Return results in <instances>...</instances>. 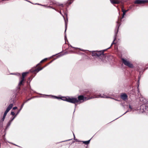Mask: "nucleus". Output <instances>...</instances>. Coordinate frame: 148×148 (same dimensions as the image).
I'll list each match as a JSON object with an SVG mask.
<instances>
[{
    "label": "nucleus",
    "instance_id": "f257e3e1",
    "mask_svg": "<svg viewBox=\"0 0 148 148\" xmlns=\"http://www.w3.org/2000/svg\"><path fill=\"white\" fill-rule=\"evenodd\" d=\"M107 49H105L99 51H92L91 55L92 56H95L96 58H99L101 61L105 62L106 54H104V52Z\"/></svg>",
    "mask_w": 148,
    "mask_h": 148
},
{
    "label": "nucleus",
    "instance_id": "f03ea898",
    "mask_svg": "<svg viewBox=\"0 0 148 148\" xmlns=\"http://www.w3.org/2000/svg\"><path fill=\"white\" fill-rule=\"evenodd\" d=\"M89 99L83 95H80L78 97L77 99L76 98L72 97V103L75 104L76 103L79 104Z\"/></svg>",
    "mask_w": 148,
    "mask_h": 148
},
{
    "label": "nucleus",
    "instance_id": "7ed1b4c3",
    "mask_svg": "<svg viewBox=\"0 0 148 148\" xmlns=\"http://www.w3.org/2000/svg\"><path fill=\"white\" fill-rule=\"evenodd\" d=\"M47 60V58H46L41 60L39 63L36 65V67L33 68L31 69V72L34 73L36 74L40 71L42 70L46 66L43 67H41L40 66V64L46 61Z\"/></svg>",
    "mask_w": 148,
    "mask_h": 148
},
{
    "label": "nucleus",
    "instance_id": "20e7f679",
    "mask_svg": "<svg viewBox=\"0 0 148 148\" xmlns=\"http://www.w3.org/2000/svg\"><path fill=\"white\" fill-rule=\"evenodd\" d=\"M47 60V58H46L41 60L39 63L36 65V67L33 68L31 69V72L34 73L36 74L40 71L42 70L46 66L43 67H41L40 66V64L46 61Z\"/></svg>",
    "mask_w": 148,
    "mask_h": 148
},
{
    "label": "nucleus",
    "instance_id": "39448f33",
    "mask_svg": "<svg viewBox=\"0 0 148 148\" xmlns=\"http://www.w3.org/2000/svg\"><path fill=\"white\" fill-rule=\"evenodd\" d=\"M121 60L125 66L130 68H133L134 66L133 65L130 63L129 61H127L126 60L123 58H122Z\"/></svg>",
    "mask_w": 148,
    "mask_h": 148
},
{
    "label": "nucleus",
    "instance_id": "423d86ee",
    "mask_svg": "<svg viewBox=\"0 0 148 148\" xmlns=\"http://www.w3.org/2000/svg\"><path fill=\"white\" fill-rule=\"evenodd\" d=\"M56 97L58 99L60 98L63 101H65L67 102L72 103V98H70L69 97H62L60 98Z\"/></svg>",
    "mask_w": 148,
    "mask_h": 148
},
{
    "label": "nucleus",
    "instance_id": "0eeeda50",
    "mask_svg": "<svg viewBox=\"0 0 148 148\" xmlns=\"http://www.w3.org/2000/svg\"><path fill=\"white\" fill-rule=\"evenodd\" d=\"M120 22H119V21H117V26L118 27L117 29V32H115V35L114 36V40L112 42L110 47L108 48V49H109L112 46L113 44H114L115 43V42H114V41H115V40L116 39V36H117V34L118 32V31L119 28V26H120Z\"/></svg>",
    "mask_w": 148,
    "mask_h": 148
},
{
    "label": "nucleus",
    "instance_id": "6e6552de",
    "mask_svg": "<svg viewBox=\"0 0 148 148\" xmlns=\"http://www.w3.org/2000/svg\"><path fill=\"white\" fill-rule=\"evenodd\" d=\"M148 2V1L147 0H136L134 1V3L135 4H144Z\"/></svg>",
    "mask_w": 148,
    "mask_h": 148
},
{
    "label": "nucleus",
    "instance_id": "1a4fd4ad",
    "mask_svg": "<svg viewBox=\"0 0 148 148\" xmlns=\"http://www.w3.org/2000/svg\"><path fill=\"white\" fill-rule=\"evenodd\" d=\"M13 106V105L12 104H10L9 105V106L7 108L6 110H5L4 112V113L3 116L5 117L7 113L12 108Z\"/></svg>",
    "mask_w": 148,
    "mask_h": 148
},
{
    "label": "nucleus",
    "instance_id": "9d476101",
    "mask_svg": "<svg viewBox=\"0 0 148 148\" xmlns=\"http://www.w3.org/2000/svg\"><path fill=\"white\" fill-rule=\"evenodd\" d=\"M121 98L123 100L125 101L128 99L127 95L125 93H123L121 95Z\"/></svg>",
    "mask_w": 148,
    "mask_h": 148
},
{
    "label": "nucleus",
    "instance_id": "9b49d317",
    "mask_svg": "<svg viewBox=\"0 0 148 148\" xmlns=\"http://www.w3.org/2000/svg\"><path fill=\"white\" fill-rule=\"evenodd\" d=\"M122 11L123 12L122 17L120 19V21H121V19L124 17V15H125L126 12H127L128 10H125L124 9V6H122L121 8Z\"/></svg>",
    "mask_w": 148,
    "mask_h": 148
},
{
    "label": "nucleus",
    "instance_id": "f8f14e48",
    "mask_svg": "<svg viewBox=\"0 0 148 148\" xmlns=\"http://www.w3.org/2000/svg\"><path fill=\"white\" fill-rule=\"evenodd\" d=\"M111 3L113 4H118L120 3V0H110Z\"/></svg>",
    "mask_w": 148,
    "mask_h": 148
},
{
    "label": "nucleus",
    "instance_id": "ddd939ff",
    "mask_svg": "<svg viewBox=\"0 0 148 148\" xmlns=\"http://www.w3.org/2000/svg\"><path fill=\"white\" fill-rule=\"evenodd\" d=\"M25 81V79H24L21 78V80L18 84V86H21L23 85Z\"/></svg>",
    "mask_w": 148,
    "mask_h": 148
},
{
    "label": "nucleus",
    "instance_id": "4468645a",
    "mask_svg": "<svg viewBox=\"0 0 148 148\" xmlns=\"http://www.w3.org/2000/svg\"><path fill=\"white\" fill-rule=\"evenodd\" d=\"M98 97H102V98H107V97L105 95H104L103 94V95H101V94H99L96 96L95 97V98H98ZM95 97H93V98H94Z\"/></svg>",
    "mask_w": 148,
    "mask_h": 148
},
{
    "label": "nucleus",
    "instance_id": "2eb2a0df",
    "mask_svg": "<svg viewBox=\"0 0 148 148\" xmlns=\"http://www.w3.org/2000/svg\"><path fill=\"white\" fill-rule=\"evenodd\" d=\"M29 73V72H25L23 73L22 74V76L21 77V78L24 79H25V77L27 76V75Z\"/></svg>",
    "mask_w": 148,
    "mask_h": 148
},
{
    "label": "nucleus",
    "instance_id": "dca6fc26",
    "mask_svg": "<svg viewBox=\"0 0 148 148\" xmlns=\"http://www.w3.org/2000/svg\"><path fill=\"white\" fill-rule=\"evenodd\" d=\"M32 99V98H31L29 99H26V100L24 101L23 102V104H22L21 106V109H22V108L23 107L24 104L26 103L28 101Z\"/></svg>",
    "mask_w": 148,
    "mask_h": 148
},
{
    "label": "nucleus",
    "instance_id": "f3484780",
    "mask_svg": "<svg viewBox=\"0 0 148 148\" xmlns=\"http://www.w3.org/2000/svg\"><path fill=\"white\" fill-rule=\"evenodd\" d=\"M16 116V115L15 116H14L13 117V118H12V119H11L9 121V122L8 123V124H7V126H9L10 125L11 122L13 121V120H14V119L15 118V117Z\"/></svg>",
    "mask_w": 148,
    "mask_h": 148
},
{
    "label": "nucleus",
    "instance_id": "a211bd4d",
    "mask_svg": "<svg viewBox=\"0 0 148 148\" xmlns=\"http://www.w3.org/2000/svg\"><path fill=\"white\" fill-rule=\"evenodd\" d=\"M65 32L66 31V30L67 29V23L68 22V18H67V21H66L65 20Z\"/></svg>",
    "mask_w": 148,
    "mask_h": 148
},
{
    "label": "nucleus",
    "instance_id": "6ab92c4d",
    "mask_svg": "<svg viewBox=\"0 0 148 148\" xmlns=\"http://www.w3.org/2000/svg\"><path fill=\"white\" fill-rule=\"evenodd\" d=\"M90 141V140L87 141H82V142L84 143L86 145H88Z\"/></svg>",
    "mask_w": 148,
    "mask_h": 148
},
{
    "label": "nucleus",
    "instance_id": "aec40b11",
    "mask_svg": "<svg viewBox=\"0 0 148 148\" xmlns=\"http://www.w3.org/2000/svg\"><path fill=\"white\" fill-rule=\"evenodd\" d=\"M32 79L31 78V77H29L28 79V81L27 82V83L28 84H29V83L32 80Z\"/></svg>",
    "mask_w": 148,
    "mask_h": 148
},
{
    "label": "nucleus",
    "instance_id": "412c9836",
    "mask_svg": "<svg viewBox=\"0 0 148 148\" xmlns=\"http://www.w3.org/2000/svg\"><path fill=\"white\" fill-rule=\"evenodd\" d=\"M55 4L57 6H60L62 7H64V5L63 4H59L58 3H55Z\"/></svg>",
    "mask_w": 148,
    "mask_h": 148
},
{
    "label": "nucleus",
    "instance_id": "4be33fe9",
    "mask_svg": "<svg viewBox=\"0 0 148 148\" xmlns=\"http://www.w3.org/2000/svg\"><path fill=\"white\" fill-rule=\"evenodd\" d=\"M74 0H69L68 1V3L69 4H71L73 1Z\"/></svg>",
    "mask_w": 148,
    "mask_h": 148
},
{
    "label": "nucleus",
    "instance_id": "5701e85b",
    "mask_svg": "<svg viewBox=\"0 0 148 148\" xmlns=\"http://www.w3.org/2000/svg\"><path fill=\"white\" fill-rule=\"evenodd\" d=\"M11 114L13 116H14L15 115V114L14 112H11Z\"/></svg>",
    "mask_w": 148,
    "mask_h": 148
},
{
    "label": "nucleus",
    "instance_id": "b1692460",
    "mask_svg": "<svg viewBox=\"0 0 148 148\" xmlns=\"http://www.w3.org/2000/svg\"><path fill=\"white\" fill-rule=\"evenodd\" d=\"M129 108L130 109V110H131L132 109V107H131V106L130 105H129Z\"/></svg>",
    "mask_w": 148,
    "mask_h": 148
},
{
    "label": "nucleus",
    "instance_id": "393cba45",
    "mask_svg": "<svg viewBox=\"0 0 148 148\" xmlns=\"http://www.w3.org/2000/svg\"><path fill=\"white\" fill-rule=\"evenodd\" d=\"M5 117L3 116V117L2 118V121H3L5 119Z\"/></svg>",
    "mask_w": 148,
    "mask_h": 148
},
{
    "label": "nucleus",
    "instance_id": "a878e982",
    "mask_svg": "<svg viewBox=\"0 0 148 148\" xmlns=\"http://www.w3.org/2000/svg\"><path fill=\"white\" fill-rule=\"evenodd\" d=\"M17 108V107H15L13 108V109L15 110V109H16Z\"/></svg>",
    "mask_w": 148,
    "mask_h": 148
},
{
    "label": "nucleus",
    "instance_id": "bb28decb",
    "mask_svg": "<svg viewBox=\"0 0 148 148\" xmlns=\"http://www.w3.org/2000/svg\"><path fill=\"white\" fill-rule=\"evenodd\" d=\"M20 86H19V87H18V90H18V91H19V90H20Z\"/></svg>",
    "mask_w": 148,
    "mask_h": 148
},
{
    "label": "nucleus",
    "instance_id": "cd10ccee",
    "mask_svg": "<svg viewBox=\"0 0 148 148\" xmlns=\"http://www.w3.org/2000/svg\"><path fill=\"white\" fill-rule=\"evenodd\" d=\"M2 1H6L7 0H1Z\"/></svg>",
    "mask_w": 148,
    "mask_h": 148
},
{
    "label": "nucleus",
    "instance_id": "c85d7f7f",
    "mask_svg": "<svg viewBox=\"0 0 148 148\" xmlns=\"http://www.w3.org/2000/svg\"><path fill=\"white\" fill-rule=\"evenodd\" d=\"M82 51H85L84 50H82Z\"/></svg>",
    "mask_w": 148,
    "mask_h": 148
}]
</instances>
